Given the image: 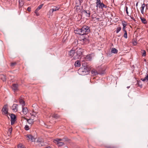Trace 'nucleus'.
<instances>
[{"label":"nucleus","mask_w":148,"mask_h":148,"mask_svg":"<svg viewBox=\"0 0 148 148\" xmlns=\"http://www.w3.org/2000/svg\"><path fill=\"white\" fill-rule=\"evenodd\" d=\"M96 6L97 9L98 8L102 9L103 10V8H107L108 7L105 4H104L102 2H101V0H96Z\"/></svg>","instance_id":"f257e3e1"},{"label":"nucleus","mask_w":148,"mask_h":148,"mask_svg":"<svg viewBox=\"0 0 148 148\" xmlns=\"http://www.w3.org/2000/svg\"><path fill=\"white\" fill-rule=\"evenodd\" d=\"M78 71L80 74L83 75H87L89 73L88 69L86 66L82 67L79 69Z\"/></svg>","instance_id":"f03ea898"},{"label":"nucleus","mask_w":148,"mask_h":148,"mask_svg":"<svg viewBox=\"0 0 148 148\" xmlns=\"http://www.w3.org/2000/svg\"><path fill=\"white\" fill-rule=\"evenodd\" d=\"M2 113L3 115L7 116L8 119H9V117L8 116V113L7 105H5L4 106L2 110Z\"/></svg>","instance_id":"7ed1b4c3"},{"label":"nucleus","mask_w":148,"mask_h":148,"mask_svg":"<svg viewBox=\"0 0 148 148\" xmlns=\"http://www.w3.org/2000/svg\"><path fill=\"white\" fill-rule=\"evenodd\" d=\"M82 49H81L79 48L77 49L76 52V56H74L73 58L75 60L79 58L82 54Z\"/></svg>","instance_id":"20e7f679"},{"label":"nucleus","mask_w":148,"mask_h":148,"mask_svg":"<svg viewBox=\"0 0 148 148\" xmlns=\"http://www.w3.org/2000/svg\"><path fill=\"white\" fill-rule=\"evenodd\" d=\"M62 140V139L56 138L54 140L53 142L57 144L58 146H61L64 144L63 142H60Z\"/></svg>","instance_id":"39448f33"},{"label":"nucleus","mask_w":148,"mask_h":148,"mask_svg":"<svg viewBox=\"0 0 148 148\" xmlns=\"http://www.w3.org/2000/svg\"><path fill=\"white\" fill-rule=\"evenodd\" d=\"M16 116L13 114H12L10 115L11 125H12L14 123L16 120Z\"/></svg>","instance_id":"423d86ee"},{"label":"nucleus","mask_w":148,"mask_h":148,"mask_svg":"<svg viewBox=\"0 0 148 148\" xmlns=\"http://www.w3.org/2000/svg\"><path fill=\"white\" fill-rule=\"evenodd\" d=\"M27 139L28 140H30L32 141H34L35 140V138L31 134H28L26 135Z\"/></svg>","instance_id":"0eeeda50"},{"label":"nucleus","mask_w":148,"mask_h":148,"mask_svg":"<svg viewBox=\"0 0 148 148\" xmlns=\"http://www.w3.org/2000/svg\"><path fill=\"white\" fill-rule=\"evenodd\" d=\"M83 28H84L86 32V34H88L90 32V27L86 25H84L83 26Z\"/></svg>","instance_id":"6e6552de"},{"label":"nucleus","mask_w":148,"mask_h":148,"mask_svg":"<svg viewBox=\"0 0 148 148\" xmlns=\"http://www.w3.org/2000/svg\"><path fill=\"white\" fill-rule=\"evenodd\" d=\"M82 12L84 14H85L86 17H90V12L89 10H84Z\"/></svg>","instance_id":"1a4fd4ad"},{"label":"nucleus","mask_w":148,"mask_h":148,"mask_svg":"<svg viewBox=\"0 0 148 148\" xmlns=\"http://www.w3.org/2000/svg\"><path fill=\"white\" fill-rule=\"evenodd\" d=\"M85 58V60L87 61H90L92 60V57L90 54L86 56Z\"/></svg>","instance_id":"9d476101"},{"label":"nucleus","mask_w":148,"mask_h":148,"mask_svg":"<svg viewBox=\"0 0 148 148\" xmlns=\"http://www.w3.org/2000/svg\"><path fill=\"white\" fill-rule=\"evenodd\" d=\"M13 90L14 92L18 90V85L17 84H13L12 87Z\"/></svg>","instance_id":"9b49d317"},{"label":"nucleus","mask_w":148,"mask_h":148,"mask_svg":"<svg viewBox=\"0 0 148 148\" xmlns=\"http://www.w3.org/2000/svg\"><path fill=\"white\" fill-rule=\"evenodd\" d=\"M23 118L27 120L28 123L30 124H32L34 122V121L33 119H27L25 117H23Z\"/></svg>","instance_id":"f8f14e48"},{"label":"nucleus","mask_w":148,"mask_h":148,"mask_svg":"<svg viewBox=\"0 0 148 148\" xmlns=\"http://www.w3.org/2000/svg\"><path fill=\"white\" fill-rule=\"evenodd\" d=\"M18 105L17 104H14L12 106V110L15 112H16L17 111V106Z\"/></svg>","instance_id":"ddd939ff"},{"label":"nucleus","mask_w":148,"mask_h":148,"mask_svg":"<svg viewBox=\"0 0 148 148\" xmlns=\"http://www.w3.org/2000/svg\"><path fill=\"white\" fill-rule=\"evenodd\" d=\"M0 78L3 82L5 81L6 79V76L3 74L0 75Z\"/></svg>","instance_id":"4468645a"},{"label":"nucleus","mask_w":148,"mask_h":148,"mask_svg":"<svg viewBox=\"0 0 148 148\" xmlns=\"http://www.w3.org/2000/svg\"><path fill=\"white\" fill-rule=\"evenodd\" d=\"M75 33L77 34H79L81 35V29L77 28L75 30Z\"/></svg>","instance_id":"2eb2a0df"},{"label":"nucleus","mask_w":148,"mask_h":148,"mask_svg":"<svg viewBox=\"0 0 148 148\" xmlns=\"http://www.w3.org/2000/svg\"><path fill=\"white\" fill-rule=\"evenodd\" d=\"M75 50H73V49L71 50L69 52V56L71 57H73L74 54L75 53Z\"/></svg>","instance_id":"dca6fc26"},{"label":"nucleus","mask_w":148,"mask_h":148,"mask_svg":"<svg viewBox=\"0 0 148 148\" xmlns=\"http://www.w3.org/2000/svg\"><path fill=\"white\" fill-rule=\"evenodd\" d=\"M59 9V7H54L53 8L49 10V12L53 13L54 11H56L58 10Z\"/></svg>","instance_id":"f3484780"},{"label":"nucleus","mask_w":148,"mask_h":148,"mask_svg":"<svg viewBox=\"0 0 148 148\" xmlns=\"http://www.w3.org/2000/svg\"><path fill=\"white\" fill-rule=\"evenodd\" d=\"M22 111L24 114H26L28 112V109L27 108L22 107Z\"/></svg>","instance_id":"a211bd4d"},{"label":"nucleus","mask_w":148,"mask_h":148,"mask_svg":"<svg viewBox=\"0 0 148 148\" xmlns=\"http://www.w3.org/2000/svg\"><path fill=\"white\" fill-rule=\"evenodd\" d=\"M75 67H80L81 66L80 61L79 60L76 61L75 62Z\"/></svg>","instance_id":"6ab92c4d"},{"label":"nucleus","mask_w":148,"mask_h":148,"mask_svg":"<svg viewBox=\"0 0 148 148\" xmlns=\"http://www.w3.org/2000/svg\"><path fill=\"white\" fill-rule=\"evenodd\" d=\"M140 19L141 21L142 22L143 24H146L147 23V22L145 18L141 17H140Z\"/></svg>","instance_id":"aec40b11"},{"label":"nucleus","mask_w":148,"mask_h":148,"mask_svg":"<svg viewBox=\"0 0 148 148\" xmlns=\"http://www.w3.org/2000/svg\"><path fill=\"white\" fill-rule=\"evenodd\" d=\"M74 8L75 9V11H76L77 12H80V6L77 5H76L75 7Z\"/></svg>","instance_id":"412c9836"},{"label":"nucleus","mask_w":148,"mask_h":148,"mask_svg":"<svg viewBox=\"0 0 148 148\" xmlns=\"http://www.w3.org/2000/svg\"><path fill=\"white\" fill-rule=\"evenodd\" d=\"M91 72L92 75L93 76H95L98 74L97 71L95 70H92Z\"/></svg>","instance_id":"4be33fe9"},{"label":"nucleus","mask_w":148,"mask_h":148,"mask_svg":"<svg viewBox=\"0 0 148 148\" xmlns=\"http://www.w3.org/2000/svg\"><path fill=\"white\" fill-rule=\"evenodd\" d=\"M93 14L92 15V18H95L96 20H97L98 21H100V18H99L98 17H95V16L96 15V13L95 12H94Z\"/></svg>","instance_id":"5701e85b"},{"label":"nucleus","mask_w":148,"mask_h":148,"mask_svg":"<svg viewBox=\"0 0 148 148\" xmlns=\"http://www.w3.org/2000/svg\"><path fill=\"white\" fill-rule=\"evenodd\" d=\"M19 102L20 104L21 105L22 107L24 106L25 105V101L22 99H20L19 100Z\"/></svg>","instance_id":"b1692460"},{"label":"nucleus","mask_w":148,"mask_h":148,"mask_svg":"<svg viewBox=\"0 0 148 148\" xmlns=\"http://www.w3.org/2000/svg\"><path fill=\"white\" fill-rule=\"evenodd\" d=\"M81 36H83L84 35H86V32H85V29L84 28H83L82 27V28L81 29Z\"/></svg>","instance_id":"393cba45"},{"label":"nucleus","mask_w":148,"mask_h":148,"mask_svg":"<svg viewBox=\"0 0 148 148\" xmlns=\"http://www.w3.org/2000/svg\"><path fill=\"white\" fill-rule=\"evenodd\" d=\"M52 117L53 118H54L56 119H58L60 118V116L59 115H58L57 114H53L52 115Z\"/></svg>","instance_id":"a878e982"},{"label":"nucleus","mask_w":148,"mask_h":148,"mask_svg":"<svg viewBox=\"0 0 148 148\" xmlns=\"http://www.w3.org/2000/svg\"><path fill=\"white\" fill-rule=\"evenodd\" d=\"M111 52L114 53H116L118 52V50L115 48H113L112 49Z\"/></svg>","instance_id":"bb28decb"},{"label":"nucleus","mask_w":148,"mask_h":148,"mask_svg":"<svg viewBox=\"0 0 148 148\" xmlns=\"http://www.w3.org/2000/svg\"><path fill=\"white\" fill-rule=\"evenodd\" d=\"M141 80L143 82L146 80L148 81V74H147L146 76L144 78H141Z\"/></svg>","instance_id":"cd10ccee"},{"label":"nucleus","mask_w":148,"mask_h":148,"mask_svg":"<svg viewBox=\"0 0 148 148\" xmlns=\"http://www.w3.org/2000/svg\"><path fill=\"white\" fill-rule=\"evenodd\" d=\"M18 148H25L24 145L21 143H19L18 145Z\"/></svg>","instance_id":"c85d7f7f"},{"label":"nucleus","mask_w":148,"mask_h":148,"mask_svg":"<svg viewBox=\"0 0 148 148\" xmlns=\"http://www.w3.org/2000/svg\"><path fill=\"white\" fill-rule=\"evenodd\" d=\"M141 53L142 54V56H146V52L145 50H142Z\"/></svg>","instance_id":"c756f323"},{"label":"nucleus","mask_w":148,"mask_h":148,"mask_svg":"<svg viewBox=\"0 0 148 148\" xmlns=\"http://www.w3.org/2000/svg\"><path fill=\"white\" fill-rule=\"evenodd\" d=\"M43 4H42L38 6L37 7V8L36 9V10H40V9L42 8L43 6Z\"/></svg>","instance_id":"7c9ffc66"},{"label":"nucleus","mask_w":148,"mask_h":148,"mask_svg":"<svg viewBox=\"0 0 148 148\" xmlns=\"http://www.w3.org/2000/svg\"><path fill=\"white\" fill-rule=\"evenodd\" d=\"M121 27H119L117 28L116 32V33H118L121 30Z\"/></svg>","instance_id":"2f4dec72"},{"label":"nucleus","mask_w":148,"mask_h":148,"mask_svg":"<svg viewBox=\"0 0 148 148\" xmlns=\"http://www.w3.org/2000/svg\"><path fill=\"white\" fill-rule=\"evenodd\" d=\"M31 115L32 116V117L33 118L35 116V115H36V113L34 112H32L31 113Z\"/></svg>","instance_id":"473e14b6"},{"label":"nucleus","mask_w":148,"mask_h":148,"mask_svg":"<svg viewBox=\"0 0 148 148\" xmlns=\"http://www.w3.org/2000/svg\"><path fill=\"white\" fill-rule=\"evenodd\" d=\"M122 23L123 27H126L127 25V23L125 21H122Z\"/></svg>","instance_id":"72a5a7b5"},{"label":"nucleus","mask_w":148,"mask_h":148,"mask_svg":"<svg viewBox=\"0 0 148 148\" xmlns=\"http://www.w3.org/2000/svg\"><path fill=\"white\" fill-rule=\"evenodd\" d=\"M12 130V127H11L9 129L8 132H10V134H11Z\"/></svg>","instance_id":"f704fd0d"},{"label":"nucleus","mask_w":148,"mask_h":148,"mask_svg":"<svg viewBox=\"0 0 148 148\" xmlns=\"http://www.w3.org/2000/svg\"><path fill=\"white\" fill-rule=\"evenodd\" d=\"M16 62H12L11 63L10 66L11 67H13L14 66L16 65Z\"/></svg>","instance_id":"c9c22d12"},{"label":"nucleus","mask_w":148,"mask_h":148,"mask_svg":"<svg viewBox=\"0 0 148 148\" xmlns=\"http://www.w3.org/2000/svg\"><path fill=\"white\" fill-rule=\"evenodd\" d=\"M25 129L26 130H29V127L27 125H26L25 127Z\"/></svg>","instance_id":"e433bc0d"},{"label":"nucleus","mask_w":148,"mask_h":148,"mask_svg":"<svg viewBox=\"0 0 148 148\" xmlns=\"http://www.w3.org/2000/svg\"><path fill=\"white\" fill-rule=\"evenodd\" d=\"M123 37L125 38H127V32H126V33H125L123 35Z\"/></svg>","instance_id":"4c0bfd02"},{"label":"nucleus","mask_w":148,"mask_h":148,"mask_svg":"<svg viewBox=\"0 0 148 148\" xmlns=\"http://www.w3.org/2000/svg\"><path fill=\"white\" fill-rule=\"evenodd\" d=\"M38 10H37L36 9L34 11V13L36 14L37 16H38L39 15V14L38 13Z\"/></svg>","instance_id":"58836bf2"},{"label":"nucleus","mask_w":148,"mask_h":148,"mask_svg":"<svg viewBox=\"0 0 148 148\" xmlns=\"http://www.w3.org/2000/svg\"><path fill=\"white\" fill-rule=\"evenodd\" d=\"M146 6L145 4L144 3L142 5V6L141 7V9H143L144 10V8L145 7V6Z\"/></svg>","instance_id":"ea45409f"},{"label":"nucleus","mask_w":148,"mask_h":148,"mask_svg":"<svg viewBox=\"0 0 148 148\" xmlns=\"http://www.w3.org/2000/svg\"><path fill=\"white\" fill-rule=\"evenodd\" d=\"M125 11H126V13L127 14V15L128 16H129L128 15V7L127 6L126 7Z\"/></svg>","instance_id":"a19ab883"},{"label":"nucleus","mask_w":148,"mask_h":148,"mask_svg":"<svg viewBox=\"0 0 148 148\" xmlns=\"http://www.w3.org/2000/svg\"><path fill=\"white\" fill-rule=\"evenodd\" d=\"M108 148H117L115 146H110L108 147Z\"/></svg>","instance_id":"79ce46f5"},{"label":"nucleus","mask_w":148,"mask_h":148,"mask_svg":"<svg viewBox=\"0 0 148 148\" xmlns=\"http://www.w3.org/2000/svg\"><path fill=\"white\" fill-rule=\"evenodd\" d=\"M82 40H83L84 41L86 42H87V41L88 40L87 38H86L85 37H84V38H83Z\"/></svg>","instance_id":"37998d69"},{"label":"nucleus","mask_w":148,"mask_h":148,"mask_svg":"<svg viewBox=\"0 0 148 148\" xmlns=\"http://www.w3.org/2000/svg\"><path fill=\"white\" fill-rule=\"evenodd\" d=\"M27 10L29 12H30L31 11V8L30 7H28L27 9Z\"/></svg>","instance_id":"c03bdc74"},{"label":"nucleus","mask_w":148,"mask_h":148,"mask_svg":"<svg viewBox=\"0 0 148 148\" xmlns=\"http://www.w3.org/2000/svg\"><path fill=\"white\" fill-rule=\"evenodd\" d=\"M133 44L134 45H135L137 44V42L136 41H134L133 42Z\"/></svg>","instance_id":"a18cd8bd"},{"label":"nucleus","mask_w":148,"mask_h":148,"mask_svg":"<svg viewBox=\"0 0 148 148\" xmlns=\"http://www.w3.org/2000/svg\"><path fill=\"white\" fill-rule=\"evenodd\" d=\"M130 17H131V19H132V20H134V21H136V20H135V18H134V17H133L132 16H130Z\"/></svg>","instance_id":"49530a36"},{"label":"nucleus","mask_w":148,"mask_h":148,"mask_svg":"<svg viewBox=\"0 0 148 148\" xmlns=\"http://www.w3.org/2000/svg\"><path fill=\"white\" fill-rule=\"evenodd\" d=\"M141 13L143 14H144V10H143V9H141Z\"/></svg>","instance_id":"de8ad7c7"},{"label":"nucleus","mask_w":148,"mask_h":148,"mask_svg":"<svg viewBox=\"0 0 148 148\" xmlns=\"http://www.w3.org/2000/svg\"><path fill=\"white\" fill-rule=\"evenodd\" d=\"M146 9H147L148 10V4H147L146 5Z\"/></svg>","instance_id":"09e8293b"},{"label":"nucleus","mask_w":148,"mask_h":148,"mask_svg":"<svg viewBox=\"0 0 148 148\" xmlns=\"http://www.w3.org/2000/svg\"><path fill=\"white\" fill-rule=\"evenodd\" d=\"M125 28H126V27H123V30H126Z\"/></svg>","instance_id":"8fccbe9b"},{"label":"nucleus","mask_w":148,"mask_h":148,"mask_svg":"<svg viewBox=\"0 0 148 148\" xmlns=\"http://www.w3.org/2000/svg\"><path fill=\"white\" fill-rule=\"evenodd\" d=\"M138 2H137V3H136V7H137L138 6Z\"/></svg>","instance_id":"3c124183"},{"label":"nucleus","mask_w":148,"mask_h":148,"mask_svg":"<svg viewBox=\"0 0 148 148\" xmlns=\"http://www.w3.org/2000/svg\"><path fill=\"white\" fill-rule=\"evenodd\" d=\"M123 31L125 32V33H126V32H127V31L126 30H123Z\"/></svg>","instance_id":"603ef678"},{"label":"nucleus","mask_w":148,"mask_h":148,"mask_svg":"<svg viewBox=\"0 0 148 148\" xmlns=\"http://www.w3.org/2000/svg\"><path fill=\"white\" fill-rule=\"evenodd\" d=\"M144 61L145 62H146V59H145V60H144Z\"/></svg>","instance_id":"864d4df0"},{"label":"nucleus","mask_w":148,"mask_h":148,"mask_svg":"<svg viewBox=\"0 0 148 148\" xmlns=\"http://www.w3.org/2000/svg\"><path fill=\"white\" fill-rule=\"evenodd\" d=\"M129 87H130V86H129V87H128H128H127V88H129Z\"/></svg>","instance_id":"5fc2aeb1"},{"label":"nucleus","mask_w":148,"mask_h":148,"mask_svg":"<svg viewBox=\"0 0 148 148\" xmlns=\"http://www.w3.org/2000/svg\"><path fill=\"white\" fill-rule=\"evenodd\" d=\"M148 14L147 13V14H146V15H147V16H148V15H147Z\"/></svg>","instance_id":"6e6d98bb"},{"label":"nucleus","mask_w":148,"mask_h":148,"mask_svg":"<svg viewBox=\"0 0 148 148\" xmlns=\"http://www.w3.org/2000/svg\"><path fill=\"white\" fill-rule=\"evenodd\" d=\"M27 1H30V0H27Z\"/></svg>","instance_id":"4d7b16f0"}]
</instances>
